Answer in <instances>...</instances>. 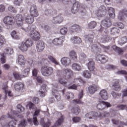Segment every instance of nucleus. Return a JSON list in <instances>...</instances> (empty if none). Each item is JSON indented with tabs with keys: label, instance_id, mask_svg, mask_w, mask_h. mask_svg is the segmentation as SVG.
Returning <instances> with one entry per match:
<instances>
[{
	"label": "nucleus",
	"instance_id": "8fccbe9b",
	"mask_svg": "<svg viewBox=\"0 0 127 127\" xmlns=\"http://www.w3.org/2000/svg\"><path fill=\"white\" fill-rule=\"evenodd\" d=\"M112 48L116 52H118L119 54H121L123 52V50L122 49L117 47L116 46H113Z\"/></svg>",
	"mask_w": 127,
	"mask_h": 127
},
{
	"label": "nucleus",
	"instance_id": "603ef678",
	"mask_svg": "<svg viewBox=\"0 0 127 127\" xmlns=\"http://www.w3.org/2000/svg\"><path fill=\"white\" fill-rule=\"evenodd\" d=\"M26 108H27V109H29V110H33V109L35 108V106L32 102H30L26 105Z\"/></svg>",
	"mask_w": 127,
	"mask_h": 127
},
{
	"label": "nucleus",
	"instance_id": "a19ab883",
	"mask_svg": "<svg viewBox=\"0 0 127 127\" xmlns=\"http://www.w3.org/2000/svg\"><path fill=\"white\" fill-rule=\"evenodd\" d=\"M127 38L126 37H122L118 41V43L120 45H124V44H125V43H127Z\"/></svg>",
	"mask_w": 127,
	"mask_h": 127
},
{
	"label": "nucleus",
	"instance_id": "2eb2a0df",
	"mask_svg": "<svg viewBox=\"0 0 127 127\" xmlns=\"http://www.w3.org/2000/svg\"><path fill=\"white\" fill-rule=\"evenodd\" d=\"M61 63L63 66L67 67L71 64V60L67 57H63L61 59Z\"/></svg>",
	"mask_w": 127,
	"mask_h": 127
},
{
	"label": "nucleus",
	"instance_id": "2f4dec72",
	"mask_svg": "<svg viewBox=\"0 0 127 127\" xmlns=\"http://www.w3.org/2000/svg\"><path fill=\"white\" fill-rule=\"evenodd\" d=\"M71 42L74 44H79L81 43V38L79 37L74 36L72 37L70 39Z\"/></svg>",
	"mask_w": 127,
	"mask_h": 127
},
{
	"label": "nucleus",
	"instance_id": "37998d69",
	"mask_svg": "<svg viewBox=\"0 0 127 127\" xmlns=\"http://www.w3.org/2000/svg\"><path fill=\"white\" fill-rule=\"evenodd\" d=\"M71 111L74 115H79V113H80V107L79 106L75 107L72 108Z\"/></svg>",
	"mask_w": 127,
	"mask_h": 127
},
{
	"label": "nucleus",
	"instance_id": "1a4fd4ad",
	"mask_svg": "<svg viewBox=\"0 0 127 127\" xmlns=\"http://www.w3.org/2000/svg\"><path fill=\"white\" fill-rule=\"evenodd\" d=\"M65 39L64 36H62L58 38H56L52 41V43L56 46H62L64 40Z\"/></svg>",
	"mask_w": 127,
	"mask_h": 127
},
{
	"label": "nucleus",
	"instance_id": "f8f14e48",
	"mask_svg": "<svg viewBox=\"0 0 127 127\" xmlns=\"http://www.w3.org/2000/svg\"><path fill=\"white\" fill-rule=\"evenodd\" d=\"M101 28L99 30L100 32H103V30H104V27H110V25H112V23L111 22V20L109 19H106L105 20H103L101 21Z\"/></svg>",
	"mask_w": 127,
	"mask_h": 127
},
{
	"label": "nucleus",
	"instance_id": "aec40b11",
	"mask_svg": "<svg viewBox=\"0 0 127 127\" xmlns=\"http://www.w3.org/2000/svg\"><path fill=\"white\" fill-rule=\"evenodd\" d=\"M120 82H123L122 80L116 79L115 82L112 85V88L115 91H121V86L119 85Z\"/></svg>",
	"mask_w": 127,
	"mask_h": 127
},
{
	"label": "nucleus",
	"instance_id": "b1692460",
	"mask_svg": "<svg viewBox=\"0 0 127 127\" xmlns=\"http://www.w3.org/2000/svg\"><path fill=\"white\" fill-rule=\"evenodd\" d=\"M18 48L22 51V52H26L28 50V48L26 46L25 43L24 42H22L20 43L18 46Z\"/></svg>",
	"mask_w": 127,
	"mask_h": 127
},
{
	"label": "nucleus",
	"instance_id": "dca6fc26",
	"mask_svg": "<svg viewBox=\"0 0 127 127\" xmlns=\"http://www.w3.org/2000/svg\"><path fill=\"white\" fill-rule=\"evenodd\" d=\"M63 17L61 15L57 16L52 19V21L54 24H60L63 22Z\"/></svg>",
	"mask_w": 127,
	"mask_h": 127
},
{
	"label": "nucleus",
	"instance_id": "72a5a7b5",
	"mask_svg": "<svg viewBox=\"0 0 127 127\" xmlns=\"http://www.w3.org/2000/svg\"><path fill=\"white\" fill-rule=\"evenodd\" d=\"M72 83L76 84L77 86H82L83 85V80L81 78H74Z\"/></svg>",
	"mask_w": 127,
	"mask_h": 127
},
{
	"label": "nucleus",
	"instance_id": "bb28decb",
	"mask_svg": "<svg viewBox=\"0 0 127 127\" xmlns=\"http://www.w3.org/2000/svg\"><path fill=\"white\" fill-rule=\"evenodd\" d=\"M98 88H99V87L96 85H92L88 87L89 92L91 94H94L95 92L98 90Z\"/></svg>",
	"mask_w": 127,
	"mask_h": 127
},
{
	"label": "nucleus",
	"instance_id": "a211bd4d",
	"mask_svg": "<svg viewBox=\"0 0 127 127\" xmlns=\"http://www.w3.org/2000/svg\"><path fill=\"white\" fill-rule=\"evenodd\" d=\"M14 89L16 92H22V90H23V84L21 82H17L14 84Z\"/></svg>",
	"mask_w": 127,
	"mask_h": 127
},
{
	"label": "nucleus",
	"instance_id": "4be33fe9",
	"mask_svg": "<svg viewBox=\"0 0 127 127\" xmlns=\"http://www.w3.org/2000/svg\"><path fill=\"white\" fill-rule=\"evenodd\" d=\"M34 21L33 16L27 15L25 16V22L27 24H32Z\"/></svg>",
	"mask_w": 127,
	"mask_h": 127
},
{
	"label": "nucleus",
	"instance_id": "774afa93",
	"mask_svg": "<svg viewBox=\"0 0 127 127\" xmlns=\"http://www.w3.org/2000/svg\"><path fill=\"white\" fill-rule=\"evenodd\" d=\"M122 97L125 98V97H127V88L123 89L122 91Z\"/></svg>",
	"mask_w": 127,
	"mask_h": 127
},
{
	"label": "nucleus",
	"instance_id": "f704fd0d",
	"mask_svg": "<svg viewBox=\"0 0 127 127\" xmlns=\"http://www.w3.org/2000/svg\"><path fill=\"white\" fill-rule=\"evenodd\" d=\"M29 72H30V68H26L24 70L22 71L21 74V77L22 78L27 77V75H28Z\"/></svg>",
	"mask_w": 127,
	"mask_h": 127
},
{
	"label": "nucleus",
	"instance_id": "39448f33",
	"mask_svg": "<svg viewBox=\"0 0 127 127\" xmlns=\"http://www.w3.org/2000/svg\"><path fill=\"white\" fill-rule=\"evenodd\" d=\"M41 73L43 76L48 77L53 74V67L48 66H42L41 68Z\"/></svg>",
	"mask_w": 127,
	"mask_h": 127
},
{
	"label": "nucleus",
	"instance_id": "4468645a",
	"mask_svg": "<svg viewBox=\"0 0 127 127\" xmlns=\"http://www.w3.org/2000/svg\"><path fill=\"white\" fill-rule=\"evenodd\" d=\"M45 48L44 42L42 41H39L36 44V49L38 52H42Z\"/></svg>",
	"mask_w": 127,
	"mask_h": 127
},
{
	"label": "nucleus",
	"instance_id": "79ce46f5",
	"mask_svg": "<svg viewBox=\"0 0 127 127\" xmlns=\"http://www.w3.org/2000/svg\"><path fill=\"white\" fill-rule=\"evenodd\" d=\"M112 40L111 37H108L107 35H105L101 38V42L105 43V42H108V41H111Z\"/></svg>",
	"mask_w": 127,
	"mask_h": 127
},
{
	"label": "nucleus",
	"instance_id": "e433bc0d",
	"mask_svg": "<svg viewBox=\"0 0 127 127\" xmlns=\"http://www.w3.org/2000/svg\"><path fill=\"white\" fill-rule=\"evenodd\" d=\"M81 27L78 25H73L70 28L71 31H81Z\"/></svg>",
	"mask_w": 127,
	"mask_h": 127
},
{
	"label": "nucleus",
	"instance_id": "4c0bfd02",
	"mask_svg": "<svg viewBox=\"0 0 127 127\" xmlns=\"http://www.w3.org/2000/svg\"><path fill=\"white\" fill-rule=\"evenodd\" d=\"M25 42V44H26V46H27V48H29V47H31L32 45H33V42L31 39H28L26 40Z\"/></svg>",
	"mask_w": 127,
	"mask_h": 127
},
{
	"label": "nucleus",
	"instance_id": "ea45409f",
	"mask_svg": "<svg viewBox=\"0 0 127 127\" xmlns=\"http://www.w3.org/2000/svg\"><path fill=\"white\" fill-rule=\"evenodd\" d=\"M11 36L14 39H19L20 38V37H19V35L15 31H12L11 32Z\"/></svg>",
	"mask_w": 127,
	"mask_h": 127
},
{
	"label": "nucleus",
	"instance_id": "58836bf2",
	"mask_svg": "<svg viewBox=\"0 0 127 127\" xmlns=\"http://www.w3.org/2000/svg\"><path fill=\"white\" fill-rule=\"evenodd\" d=\"M65 98L68 100V101L73 100V99H74V94L72 92H67L65 94Z\"/></svg>",
	"mask_w": 127,
	"mask_h": 127
},
{
	"label": "nucleus",
	"instance_id": "6ab92c4d",
	"mask_svg": "<svg viewBox=\"0 0 127 127\" xmlns=\"http://www.w3.org/2000/svg\"><path fill=\"white\" fill-rule=\"evenodd\" d=\"M2 89L5 95L7 94L8 97H12V94L10 90H8V87L7 86V84L5 83L3 84Z\"/></svg>",
	"mask_w": 127,
	"mask_h": 127
},
{
	"label": "nucleus",
	"instance_id": "a878e982",
	"mask_svg": "<svg viewBox=\"0 0 127 127\" xmlns=\"http://www.w3.org/2000/svg\"><path fill=\"white\" fill-rule=\"evenodd\" d=\"M107 9L108 11L109 16L111 18H115V17H116V14L115 13V9H114L112 7H108L107 8Z\"/></svg>",
	"mask_w": 127,
	"mask_h": 127
},
{
	"label": "nucleus",
	"instance_id": "0e129e2a",
	"mask_svg": "<svg viewBox=\"0 0 127 127\" xmlns=\"http://www.w3.org/2000/svg\"><path fill=\"white\" fill-rule=\"evenodd\" d=\"M13 75L15 79H20V78H22L21 77V74H19L18 72H13Z\"/></svg>",
	"mask_w": 127,
	"mask_h": 127
},
{
	"label": "nucleus",
	"instance_id": "7c9ffc66",
	"mask_svg": "<svg viewBox=\"0 0 127 127\" xmlns=\"http://www.w3.org/2000/svg\"><path fill=\"white\" fill-rule=\"evenodd\" d=\"M24 56L22 55H19L18 56V62L19 65H25Z\"/></svg>",
	"mask_w": 127,
	"mask_h": 127
},
{
	"label": "nucleus",
	"instance_id": "20e7f679",
	"mask_svg": "<svg viewBox=\"0 0 127 127\" xmlns=\"http://www.w3.org/2000/svg\"><path fill=\"white\" fill-rule=\"evenodd\" d=\"M52 90V95L55 97H51L49 99V101L51 103H55L57 101H60L61 100V96L58 92L57 86H53Z\"/></svg>",
	"mask_w": 127,
	"mask_h": 127
},
{
	"label": "nucleus",
	"instance_id": "338daca9",
	"mask_svg": "<svg viewBox=\"0 0 127 127\" xmlns=\"http://www.w3.org/2000/svg\"><path fill=\"white\" fill-rule=\"evenodd\" d=\"M26 125V121H25V120H22L21 122H20V123L18 125V127H25Z\"/></svg>",
	"mask_w": 127,
	"mask_h": 127
},
{
	"label": "nucleus",
	"instance_id": "09e8293b",
	"mask_svg": "<svg viewBox=\"0 0 127 127\" xmlns=\"http://www.w3.org/2000/svg\"><path fill=\"white\" fill-rule=\"evenodd\" d=\"M112 48L116 52H118L119 54H121L123 52V50L122 49L117 47L116 46H113Z\"/></svg>",
	"mask_w": 127,
	"mask_h": 127
},
{
	"label": "nucleus",
	"instance_id": "6e6d98bb",
	"mask_svg": "<svg viewBox=\"0 0 127 127\" xmlns=\"http://www.w3.org/2000/svg\"><path fill=\"white\" fill-rule=\"evenodd\" d=\"M111 34H116V33H119L120 30L118 28H113L111 30Z\"/></svg>",
	"mask_w": 127,
	"mask_h": 127
},
{
	"label": "nucleus",
	"instance_id": "7ed1b4c3",
	"mask_svg": "<svg viewBox=\"0 0 127 127\" xmlns=\"http://www.w3.org/2000/svg\"><path fill=\"white\" fill-rule=\"evenodd\" d=\"M15 20L17 25L20 27V29H21L23 31H24V32L29 31L30 27H28L27 28H24L22 27L24 20L23 19V16H22L21 14H17L15 16Z\"/></svg>",
	"mask_w": 127,
	"mask_h": 127
},
{
	"label": "nucleus",
	"instance_id": "423d86ee",
	"mask_svg": "<svg viewBox=\"0 0 127 127\" xmlns=\"http://www.w3.org/2000/svg\"><path fill=\"white\" fill-rule=\"evenodd\" d=\"M3 22L6 24V28H10L14 24V17L12 16H7L4 18Z\"/></svg>",
	"mask_w": 127,
	"mask_h": 127
},
{
	"label": "nucleus",
	"instance_id": "680f3d73",
	"mask_svg": "<svg viewBox=\"0 0 127 127\" xmlns=\"http://www.w3.org/2000/svg\"><path fill=\"white\" fill-rule=\"evenodd\" d=\"M17 109L18 113H22V112L24 111V108L20 105H18L17 106Z\"/></svg>",
	"mask_w": 127,
	"mask_h": 127
},
{
	"label": "nucleus",
	"instance_id": "f257e3e1",
	"mask_svg": "<svg viewBox=\"0 0 127 127\" xmlns=\"http://www.w3.org/2000/svg\"><path fill=\"white\" fill-rule=\"evenodd\" d=\"M61 0L64 3H67V2L69 1V0ZM69 1H70L71 3H73V5L71 7V12L74 14L78 12L81 15H86V14H87V11H86V9L80 6V3L79 2H76V0H69Z\"/></svg>",
	"mask_w": 127,
	"mask_h": 127
},
{
	"label": "nucleus",
	"instance_id": "473e14b6",
	"mask_svg": "<svg viewBox=\"0 0 127 127\" xmlns=\"http://www.w3.org/2000/svg\"><path fill=\"white\" fill-rule=\"evenodd\" d=\"M69 57L72 60L76 61L77 60V53L74 51H71L69 52Z\"/></svg>",
	"mask_w": 127,
	"mask_h": 127
},
{
	"label": "nucleus",
	"instance_id": "052dcab7",
	"mask_svg": "<svg viewBox=\"0 0 127 127\" xmlns=\"http://www.w3.org/2000/svg\"><path fill=\"white\" fill-rule=\"evenodd\" d=\"M8 10L10 11V12H13V13H16L17 11L15 8L12 7V6H10L8 7Z\"/></svg>",
	"mask_w": 127,
	"mask_h": 127
},
{
	"label": "nucleus",
	"instance_id": "a18cd8bd",
	"mask_svg": "<svg viewBox=\"0 0 127 127\" xmlns=\"http://www.w3.org/2000/svg\"><path fill=\"white\" fill-rule=\"evenodd\" d=\"M88 26L90 29H94L97 26V22L95 21H92L88 24Z\"/></svg>",
	"mask_w": 127,
	"mask_h": 127
},
{
	"label": "nucleus",
	"instance_id": "cd10ccee",
	"mask_svg": "<svg viewBox=\"0 0 127 127\" xmlns=\"http://www.w3.org/2000/svg\"><path fill=\"white\" fill-rule=\"evenodd\" d=\"M13 49L11 48L8 47L6 48L5 49H4L3 53L2 54H4V55H11V54H13Z\"/></svg>",
	"mask_w": 127,
	"mask_h": 127
},
{
	"label": "nucleus",
	"instance_id": "0eeeda50",
	"mask_svg": "<svg viewBox=\"0 0 127 127\" xmlns=\"http://www.w3.org/2000/svg\"><path fill=\"white\" fill-rule=\"evenodd\" d=\"M29 30L27 31V32H29L30 37L33 39V40H35L37 41V40H39L40 39V34L38 31H36L30 28L29 29Z\"/></svg>",
	"mask_w": 127,
	"mask_h": 127
},
{
	"label": "nucleus",
	"instance_id": "f3484780",
	"mask_svg": "<svg viewBox=\"0 0 127 127\" xmlns=\"http://www.w3.org/2000/svg\"><path fill=\"white\" fill-rule=\"evenodd\" d=\"M99 96L102 100H108L109 99V95H108V92L105 89H102L99 92Z\"/></svg>",
	"mask_w": 127,
	"mask_h": 127
},
{
	"label": "nucleus",
	"instance_id": "393cba45",
	"mask_svg": "<svg viewBox=\"0 0 127 127\" xmlns=\"http://www.w3.org/2000/svg\"><path fill=\"white\" fill-rule=\"evenodd\" d=\"M88 69L90 71H93L95 70V62L93 61H89L88 63L86 64Z\"/></svg>",
	"mask_w": 127,
	"mask_h": 127
},
{
	"label": "nucleus",
	"instance_id": "f03ea898",
	"mask_svg": "<svg viewBox=\"0 0 127 127\" xmlns=\"http://www.w3.org/2000/svg\"><path fill=\"white\" fill-rule=\"evenodd\" d=\"M60 76L61 77L58 79L59 83L65 87H67V81H66L65 78H63V77L64 78L65 77L67 79H70L73 76V71L71 69L66 68L63 71V74Z\"/></svg>",
	"mask_w": 127,
	"mask_h": 127
},
{
	"label": "nucleus",
	"instance_id": "69168bd1",
	"mask_svg": "<svg viewBox=\"0 0 127 127\" xmlns=\"http://www.w3.org/2000/svg\"><path fill=\"white\" fill-rule=\"evenodd\" d=\"M0 61L2 64L5 63V55L3 54H1Z\"/></svg>",
	"mask_w": 127,
	"mask_h": 127
},
{
	"label": "nucleus",
	"instance_id": "412c9836",
	"mask_svg": "<svg viewBox=\"0 0 127 127\" xmlns=\"http://www.w3.org/2000/svg\"><path fill=\"white\" fill-rule=\"evenodd\" d=\"M46 84H43L41 89L39 91L40 96L42 98H43L46 96V92H47V90H46Z\"/></svg>",
	"mask_w": 127,
	"mask_h": 127
},
{
	"label": "nucleus",
	"instance_id": "9d476101",
	"mask_svg": "<svg viewBox=\"0 0 127 127\" xmlns=\"http://www.w3.org/2000/svg\"><path fill=\"white\" fill-rule=\"evenodd\" d=\"M95 60L98 62V63H106L109 60L107 56L103 55H97L95 57Z\"/></svg>",
	"mask_w": 127,
	"mask_h": 127
},
{
	"label": "nucleus",
	"instance_id": "c03bdc74",
	"mask_svg": "<svg viewBox=\"0 0 127 127\" xmlns=\"http://www.w3.org/2000/svg\"><path fill=\"white\" fill-rule=\"evenodd\" d=\"M48 58L49 60H50V61H51V62H52V63L55 64V65H59V63H58V62H57L56 60V59L53 58V57L49 56Z\"/></svg>",
	"mask_w": 127,
	"mask_h": 127
},
{
	"label": "nucleus",
	"instance_id": "49530a36",
	"mask_svg": "<svg viewBox=\"0 0 127 127\" xmlns=\"http://www.w3.org/2000/svg\"><path fill=\"white\" fill-rule=\"evenodd\" d=\"M86 58H87V56L86 55V54H85V53L82 52L80 54L79 60L80 62H82V63H83V61H84V60L86 59Z\"/></svg>",
	"mask_w": 127,
	"mask_h": 127
},
{
	"label": "nucleus",
	"instance_id": "3c124183",
	"mask_svg": "<svg viewBox=\"0 0 127 127\" xmlns=\"http://www.w3.org/2000/svg\"><path fill=\"white\" fill-rule=\"evenodd\" d=\"M67 32H68V29L65 27L62 28L60 30V33L62 35H65Z\"/></svg>",
	"mask_w": 127,
	"mask_h": 127
},
{
	"label": "nucleus",
	"instance_id": "5701e85b",
	"mask_svg": "<svg viewBox=\"0 0 127 127\" xmlns=\"http://www.w3.org/2000/svg\"><path fill=\"white\" fill-rule=\"evenodd\" d=\"M86 118L87 119H89V120H92L93 119H95V118H97V117H99L98 113L95 112H90L85 115Z\"/></svg>",
	"mask_w": 127,
	"mask_h": 127
},
{
	"label": "nucleus",
	"instance_id": "ddd939ff",
	"mask_svg": "<svg viewBox=\"0 0 127 127\" xmlns=\"http://www.w3.org/2000/svg\"><path fill=\"white\" fill-rule=\"evenodd\" d=\"M30 13L32 16H34V17H37V16L39 15L38 11H37L36 5L35 4H32L31 5L30 8Z\"/></svg>",
	"mask_w": 127,
	"mask_h": 127
},
{
	"label": "nucleus",
	"instance_id": "c9c22d12",
	"mask_svg": "<svg viewBox=\"0 0 127 127\" xmlns=\"http://www.w3.org/2000/svg\"><path fill=\"white\" fill-rule=\"evenodd\" d=\"M83 76L84 78L90 79L92 77V73L89 70H84L83 72Z\"/></svg>",
	"mask_w": 127,
	"mask_h": 127
},
{
	"label": "nucleus",
	"instance_id": "4d7b16f0",
	"mask_svg": "<svg viewBox=\"0 0 127 127\" xmlns=\"http://www.w3.org/2000/svg\"><path fill=\"white\" fill-rule=\"evenodd\" d=\"M111 94L112 95V96H113L114 99H117V98H119V97H121L120 93H116L114 91H112L111 93Z\"/></svg>",
	"mask_w": 127,
	"mask_h": 127
},
{
	"label": "nucleus",
	"instance_id": "5fc2aeb1",
	"mask_svg": "<svg viewBox=\"0 0 127 127\" xmlns=\"http://www.w3.org/2000/svg\"><path fill=\"white\" fill-rule=\"evenodd\" d=\"M32 76L33 77H37V74H38V70L36 68H33L32 70Z\"/></svg>",
	"mask_w": 127,
	"mask_h": 127
},
{
	"label": "nucleus",
	"instance_id": "bf43d9fd",
	"mask_svg": "<svg viewBox=\"0 0 127 127\" xmlns=\"http://www.w3.org/2000/svg\"><path fill=\"white\" fill-rule=\"evenodd\" d=\"M5 42V40L2 35H0V48L1 47V45Z\"/></svg>",
	"mask_w": 127,
	"mask_h": 127
},
{
	"label": "nucleus",
	"instance_id": "9b49d317",
	"mask_svg": "<svg viewBox=\"0 0 127 127\" xmlns=\"http://www.w3.org/2000/svg\"><path fill=\"white\" fill-rule=\"evenodd\" d=\"M96 14L98 17H103L106 15V7L104 5H101L96 10Z\"/></svg>",
	"mask_w": 127,
	"mask_h": 127
},
{
	"label": "nucleus",
	"instance_id": "864d4df0",
	"mask_svg": "<svg viewBox=\"0 0 127 127\" xmlns=\"http://www.w3.org/2000/svg\"><path fill=\"white\" fill-rule=\"evenodd\" d=\"M16 111H12L11 110V113H9L8 118L10 119H14V117H15V115H16Z\"/></svg>",
	"mask_w": 127,
	"mask_h": 127
},
{
	"label": "nucleus",
	"instance_id": "c756f323",
	"mask_svg": "<svg viewBox=\"0 0 127 127\" xmlns=\"http://www.w3.org/2000/svg\"><path fill=\"white\" fill-rule=\"evenodd\" d=\"M71 67L74 71H81L82 70V65L79 64L74 63L72 64Z\"/></svg>",
	"mask_w": 127,
	"mask_h": 127
},
{
	"label": "nucleus",
	"instance_id": "c85d7f7f",
	"mask_svg": "<svg viewBox=\"0 0 127 127\" xmlns=\"http://www.w3.org/2000/svg\"><path fill=\"white\" fill-rule=\"evenodd\" d=\"M39 113H40V110L36 109L34 114L33 119L34 124L35 126H37V125H38V121H37V118H36V117H35V116H38Z\"/></svg>",
	"mask_w": 127,
	"mask_h": 127
},
{
	"label": "nucleus",
	"instance_id": "e2e57ef3",
	"mask_svg": "<svg viewBox=\"0 0 127 127\" xmlns=\"http://www.w3.org/2000/svg\"><path fill=\"white\" fill-rule=\"evenodd\" d=\"M117 68V66L114 65L109 64L106 66V69L108 70H115Z\"/></svg>",
	"mask_w": 127,
	"mask_h": 127
},
{
	"label": "nucleus",
	"instance_id": "6e6552de",
	"mask_svg": "<svg viewBox=\"0 0 127 127\" xmlns=\"http://www.w3.org/2000/svg\"><path fill=\"white\" fill-rule=\"evenodd\" d=\"M111 107H112V105L110 103L103 101H99L98 104L97 105V108L99 111H103L106 108H111Z\"/></svg>",
	"mask_w": 127,
	"mask_h": 127
},
{
	"label": "nucleus",
	"instance_id": "de8ad7c7",
	"mask_svg": "<svg viewBox=\"0 0 127 127\" xmlns=\"http://www.w3.org/2000/svg\"><path fill=\"white\" fill-rule=\"evenodd\" d=\"M63 123V117H61L59 118L58 121L55 124V127H58L59 126H61Z\"/></svg>",
	"mask_w": 127,
	"mask_h": 127
},
{
	"label": "nucleus",
	"instance_id": "13d9d810",
	"mask_svg": "<svg viewBox=\"0 0 127 127\" xmlns=\"http://www.w3.org/2000/svg\"><path fill=\"white\" fill-rule=\"evenodd\" d=\"M91 48L92 51H100V49L98 48L96 45H92Z\"/></svg>",
	"mask_w": 127,
	"mask_h": 127
}]
</instances>
